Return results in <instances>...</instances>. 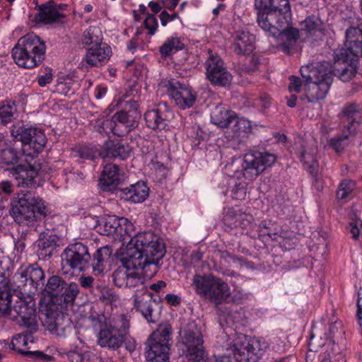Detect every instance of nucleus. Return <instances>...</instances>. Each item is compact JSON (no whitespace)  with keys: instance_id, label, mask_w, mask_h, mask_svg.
<instances>
[{"instance_id":"11","label":"nucleus","mask_w":362,"mask_h":362,"mask_svg":"<svg viewBox=\"0 0 362 362\" xmlns=\"http://www.w3.org/2000/svg\"><path fill=\"white\" fill-rule=\"evenodd\" d=\"M12 315L11 317L17 320L21 319L20 325L28 329L30 334L37 331L38 323L35 302L29 298H18L11 308Z\"/></svg>"},{"instance_id":"26","label":"nucleus","mask_w":362,"mask_h":362,"mask_svg":"<svg viewBox=\"0 0 362 362\" xmlns=\"http://www.w3.org/2000/svg\"><path fill=\"white\" fill-rule=\"evenodd\" d=\"M149 189L144 182H137L129 187L121 189L120 197L134 203H141L148 197Z\"/></svg>"},{"instance_id":"46","label":"nucleus","mask_w":362,"mask_h":362,"mask_svg":"<svg viewBox=\"0 0 362 362\" xmlns=\"http://www.w3.org/2000/svg\"><path fill=\"white\" fill-rule=\"evenodd\" d=\"M16 108L10 103H0V124H6L13 119Z\"/></svg>"},{"instance_id":"47","label":"nucleus","mask_w":362,"mask_h":362,"mask_svg":"<svg viewBox=\"0 0 362 362\" xmlns=\"http://www.w3.org/2000/svg\"><path fill=\"white\" fill-rule=\"evenodd\" d=\"M355 183L351 180H344L339 184L336 192L338 200L345 199L354 190Z\"/></svg>"},{"instance_id":"10","label":"nucleus","mask_w":362,"mask_h":362,"mask_svg":"<svg viewBox=\"0 0 362 362\" xmlns=\"http://www.w3.org/2000/svg\"><path fill=\"white\" fill-rule=\"evenodd\" d=\"M274 154L267 151H252L245 155L243 170L244 176L252 180L260 175L266 168L276 161Z\"/></svg>"},{"instance_id":"38","label":"nucleus","mask_w":362,"mask_h":362,"mask_svg":"<svg viewBox=\"0 0 362 362\" xmlns=\"http://www.w3.org/2000/svg\"><path fill=\"white\" fill-rule=\"evenodd\" d=\"M66 286V283L61 276L54 275L48 279L45 291L51 296L58 298Z\"/></svg>"},{"instance_id":"61","label":"nucleus","mask_w":362,"mask_h":362,"mask_svg":"<svg viewBox=\"0 0 362 362\" xmlns=\"http://www.w3.org/2000/svg\"><path fill=\"white\" fill-rule=\"evenodd\" d=\"M139 104L136 101L133 100H129L125 102V105L123 110H127L129 114H131L132 112H135L136 113H141L139 110Z\"/></svg>"},{"instance_id":"15","label":"nucleus","mask_w":362,"mask_h":362,"mask_svg":"<svg viewBox=\"0 0 362 362\" xmlns=\"http://www.w3.org/2000/svg\"><path fill=\"white\" fill-rule=\"evenodd\" d=\"M170 95L180 109L191 107L197 99V93L188 85L178 81L169 82Z\"/></svg>"},{"instance_id":"36","label":"nucleus","mask_w":362,"mask_h":362,"mask_svg":"<svg viewBox=\"0 0 362 362\" xmlns=\"http://www.w3.org/2000/svg\"><path fill=\"white\" fill-rule=\"evenodd\" d=\"M361 117V112L356 105L352 104L346 106L344 108L341 116L344 128H346L348 131H351V126L355 122H358Z\"/></svg>"},{"instance_id":"20","label":"nucleus","mask_w":362,"mask_h":362,"mask_svg":"<svg viewBox=\"0 0 362 362\" xmlns=\"http://www.w3.org/2000/svg\"><path fill=\"white\" fill-rule=\"evenodd\" d=\"M124 338L117 329L112 325H105L97 334V343L103 348L117 350L124 343Z\"/></svg>"},{"instance_id":"30","label":"nucleus","mask_w":362,"mask_h":362,"mask_svg":"<svg viewBox=\"0 0 362 362\" xmlns=\"http://www.w3.org/2000/svg\"><path fill=\"white\" fill-rule=\"evenodd\" d=\"M112 250L106 245L98 248L91 257L90 267L94 274H100L105 268V262L112 255Z\"/></svg>"},{"instance_id":"60","label":"nucleus","mask_w":362,"mask_h":362,"mask_svg":"<svg viewBox=\"0 0 362 362\" xmlns=\"http://www.w3.org/2000/svg\"><path fill=\"white\" fill-rule=\"evenodd\" d=\"M120 323V327L119 328H117V329L119 332V334H122L123 338L124 339L125 335L128 333L130 326L129 320L127 316L123 315L121 316Z\"/></svg>"},{"instance_id":"59","label":"nucleus","mask_w":362,"mask_h":362,"mask_svg":"<svg viewBox=\"0 0 362 362\" xmlns=\"http://www.w3.org/2000/svg\"><path fill=\"white\" fill-rule=\"evenodd\" d=\"M159 17L160 19L161 25L165 27L168 22L173 21V20L177 18L179 16L177 13L169 14L166 11H163L160 13Z\"/></svg>"},{"instance_id":"44","label":"nucleus","mask_w":362,"mask_h":362,"mask_svg":"<svg viewBox=\"0 0 362 362\" xmlns=\"http://www.w3.org/2000/svg\"><path fill=\"white\" fill-rule=\"evenodd\" d=\"M244 215L234 210H228L223 216V223L230 228L243 227Z\"/></svg>"},{"instance_id":"7","label":"nucleus","mask_w":362,"mask_h":362,"mask_svg":"<svg viewBox=\"0 0 362 362\" xmlns=\"http://www.w3.org/2000/svg\"><path fill=\"white\" fill-rule=\"evenodd\" d=\"M192 286L199 295L216 305L228 302L231 296L230 289L227 283L212 275H194Z\"/></svg>"},{"instance_id":"14","label":"nucleus","mask_w":362,"mask_h":362,"mask_svg":"<svg viewBox=\"0 0 362 362\" xmlns=\"http://www.w3.org/2000/svg\"><path fill=\"white\" fill-rule=\"evenodd\" d=\"M172 343L171 327L168 325H160L148 338L146 352L170 353Z\"/></svg>"},{"instance_id":"12","label":"nucleus","mask_w":362,"mask_h":362,"mask_svg":"<svg viewBox=\"0 0 362 362\" xmlns=\"http://www.w3.org/2000/svg\"><path fill=\"white\" fill-rule=\"evenodd\" d=\"M268 343L262 338H254L250 341L246 339L241 343H235L230 351L233 353L234 358L237 361H250L255 362L256 358L262 356L268 348Z\"/></svg>"},{"instance_id":"18","label":"nucleus","mask_w":362,"mask_h":362,"mask_svg":"<svg viewBox=\"0 0 362 362\" xmlns=\"http://www.w3.org/2000/svg\"><path fill=\"white\" fill-rule=\"evenodd\" d=\"M13 278L17 283V287L26 286L28 284L37 288L45 278L43 270L37 264L30 265L25 269L21 268L15 274Z\"/></svg>"},{"instance_id":"31","label":"nucleus","mask_w":362,"mask_h":362,"mask_svg":"<svg viewBox=\"0 0 362 362\" xmlns=\"http://www.w3.org/2000/svg\"><path fill=\"white\" fill-rule=\"evenodd\" d=\"M11 287L10 280L4 278L0 281V313L3 315H11Z\"/></svg>"},{"instance_id":"16","label":"nucleus","mask_w":362,"mask_h":362,"mask_svg":"<svg viewBox=\"0 0 362 362\" xmlns=\"http://www.w3.org/2000/svg\"><path fill=\"white\" fill-rule=\"evenodd\" d=\"M173 117V114L165 103H160L157 108L148 110L144 114L147 127L154 130L165 129Z\"/></svg>"},{"instance_id":"45","label":"nucleus","mask_w":362,"mask_h":362,"mask_svg":"<svg viewBox=\"0 0 362 362\" xmlns=\"http://www.w3.org/2000/svg\"><path fill=\"white\" fill-rule=\"evenodd\" d=\"M320 19L315 16H310L301 22L300 29L308 35H313L320 30Z\"/></svg>"},{"instance_id":"28","label":"nucleus","mask_w":362,"mask_h":362,"mask_svg":"<svg viewBox=\"0 0 362 362\" xmlns=\"http://www.w3.org/2000/svg\"><path fill=\"white\" fill-rule=\"evenodd\" d=\"M345 46L351 54L362 57V29L351 26L346 31Z\"/></svg>"},{"instance_id":"52","label":"nucleus","mask_w":362,"mask_h":362,"mask_svg":"<svg viewBox=\"0 0 362 362\" xmlns=\"http://www.w3.org/2000/svg\"><path fill=\"white\" fill-rule=\"evenodd\" d=\"M14 187L8 180L0 182V201L6 197L11 195L13 192ZM4 208L0 203V216L3 215Z\"/></svg>"},{"instance_id":"2","label":"nucleus","mask_w":362,"mask_h":362,"mask_svg":"<svg viewBox=\"0 0 362 362\" xmlns=\"http://www.w3.org/2000/svg\"><path fill=\"white\" fill-rule=\"evenodd\" d=\"M255 6L258 11L259 26L271 35L288 23L291 13L288 0H255Z\"/></svg>"},{"instance_id":"35","label":"nucleus","mask_w":362,"mask_h":362,"mask_svg":"<svg viewBox=\"0 0 362 362\" xmlns=\"http://www.w3.org/2000/svg\"><path fill=\"white\" fill-rule=\"evenodd\" d=\"M209 56L204 64L206 78L209 81L212 77H216V74L226 68V66L218 55L213 54L211 50L209 51Z\"/></svg>"},{"instance_id":"42","label":"nucleus","mask_w":362,"mask_h":362,"mask_svg":"<svg viewBox=\"0 0 362 362\" xmlns=\"http://www.w3.org/2000/svg\"><path fill=\"white\" fill-rule=\"evenodd\" d=\"M233 81L232 74L228 71L227 68L220 71L216 74V77L210 78L209 81L212 86L221 87H229Z\"/></svg>"},{"instance_id":"6","label":"nucleus","mask_w":362,"mask_h":362,"mask_svg":"<svg viewBox=\"0 0 362 362\" xmlns=\"http://www.w3.org/2000/svg\"><path fill=\"white\" fill-rule=\"evenodd\" d=\"M180 344L183 346L184 362H212L206 359L201 328L194 322H189L180 330Z\"/></svg>"},{"instance_id":"39","label":"nucleus","mask_w":362,"mask_h":362,"mask_svg":"<svg viewBox=\"0 0 362 362\" xmlns=\"http://www.w3.org/2000/svg\"><path fill=\"white\" fill-rule=\"evenodd\" d=\"M124 230V235H127L128 236L129 238H130V240L129 241L127 245V250H126V252L123 255V257H122L121 259V262H122V259L124 257V256L127 255V251H128V247L129 246L130 243H132V240L136 238V236L141 235V234H147V233H151L152 234L153 236H155L156 238H158V240L157 242H158V243L161 244L163 246H164L163 242L161 241V240L154 233H153L151 231H148V232H144V233H139L137 234H135V235H133V232H134V226L133 224L129 221L127 220V218H121V226H120V230ZM120 233H122V231H120ZM165 248V247H163Z\"/></svg>"},{"instance_id":"64","label":"nucleus","mask_w":362,"mask_h":362,"mask_svg":"<svg viewBox=\"0 0 362 362\" xmlns=\"http://www.w3.org/2000/svg\"><path fill=\"white\" fill-rule=\"evenodd\" d=\"M165 299L168 304L171 305H177L181 302V298L173 293L167 294L165 296Z\"/></svg>"},{"instance_id":"63","label":"nucleus","mask_w":362,"mask_h":362,"mask_svg":"<svg viewBox=\"0 0 362 362\" xmlns=\"http://www.w3.org/2000/svg\"><path fill=\"white\" fill-rule=\"evenodd\" d=\"M80 284L82 287L88 288L93 286V278L92 276H81L79 279Z\"/></svg>"},{"instance_id":"62","label":"nucleus","mask_w":362,"mask_h":362,"mask_svg":"<svg viewBox=\"0 0 362 362\" xmlns=\"http://www.w3.org/2000/svg\"><path fill=\"white\" fill-rule=\"evenodd\" d=\"M362 287L360 288L358 292V299H357V313L356 316L358 318V321L361 325L362 321Z\"/></svg>"},{"instance_id":"58","label":"nucleus","mask_w":362,"mask_h":362,"mask_svg":"<svg viewBox=\"0 0 362 362\" xmlns=\"http://www.w3.org/2000/svg\"><path fill=\"white\" fill-rule=\"evenodd\" d=\"M290 84L288 86V90L290 92L295 91L296 93H300V88L302 86V81L300 78L291 76L289 77Z\"/></svg>"},{"instance_id":"40","label":"nucleus","mask_w":362,"mask_h":362,"mask_svg":"<svg viewBox=\"0 0 362 362\" xmlns=\"http://www.w3.org/2000/svg\"><path fill=\"white\" fill-rule=\"evenodd\" d=\"M183 48L184 44L180 38L175 37L168 38L163 45L160 47L159 51L162 57H166Z\"/></svg>"},{"instance_id":"56","label":"nucleus","mask_w":362,"mask_h":362,"mask_svg":"<svg viewBox=\"0 0 362 362\" xmlns=\"http://www.w3.org/2000/svg\"><path fill=\"white\" fill-rule=\"evenodd\" d=\"M170 353L146 352V358L148 362H170Z\"/></svg>"},{"instance_id":"54","label":"nucleus","mask_w":362,"mask_h":362,"mask_svg":"<svg viewBox=\"0 0 362 362\" xmlns=\"http://www.w3.org/2000/svg\"><path fill=\"white\" fill-rule=\"evenodd\" d=\"M221 257L225 262L230 264H233V266L235 267H241L245 263V260L243 258L233 255L227 251L222 252Z\"/></svg>"},{"instance_id":"13","label":"nucleus","mask_w":362,"mask_h":362,"mask_svg":"<svg viewBox=\"0 0 362 362\" xmlns=\"http://www.w3.org/2000/svg\"><path fill=\"white\" fill-rule=\"evenodd\" d=\"M38 170L35 165L25 163L10 168L9 174L15 179L18 187L36 189L40 186Z\"/></svg>"},{"instance_id":"49","label":"nucleus","mask_w":362,"mask_h":362,"mask_svg":"<svg viewBox=\"0 0 362 362\" xmlns=\"http://www.w3.org/2000/svg\"><path fill=\"white\" fill-rule=\"evenodd\" d=\"M335 75H337L341 81L344 82L349 81L356 74V69L354 66L348 64H343L340 69L334 70Z\"/></svg>"},{"instance_id":"4","label":"nucleus","mask_w":362,"mask_h":362,"mask_svg":"<svg viewBox=\"0 0 362 362\" xmlns=\"http://www.w3.org/2000/svg\"><path fill=\"white\" fill-rule=\"evenodd\" d=\"M47 209L44 201L35 197L32 190H22L18 193L17 201L11 209L15 221L22 225L33 223L37 218L45 217Z\"/></svg>"},{"instance_id":"27","label":"nucleus","mask_w":362,"mask_h":362,"mask_svg":"<svg viewBox=\"0 0 362 362\" xmlns=\"http://www.w3.org/2000/svg\"><path fill=\"white\" fill-rule=\"evenodd\" d=\"M60 238L54 234L41 233L37 240L38 255L43 258L51 257L59 246Z\"/></svg>"},{"instance_id":"1","label":"nucleus","mask_w":362,"mask_h":362,"mask_svg":"<svg viewBox=\"0 0 362 362\" xmlns=\"http://www.w3.org/2000/svg\"><path fill=\"white\" fill-rule=\"evenodd\" d=\"M151 233L141 234L134 238L127 255L122 259V266L115 269L112 280L117 287L134 291L133 305L149 322H154L152 294L145 284V277L135 271L149 264H157L165 255L163 246Z\"/></svg>"},{"instance_id":"8","label":"nucleus","mask_w":362,"mask_h":362,"mask_svg":"<svg viewBox=\"0 0 362 362\" xmlns=\"http://www.w3.org/2000/svg\"><path fill=\"white\" fill-rule=\"evenodd\" d=\"M11 134L15 140L21 141L23 152L28 151L27 154L32 157L44 149L47 141L42 129L25 125L22 122L12 125Z\"/></svg>"},{"instance_id":"55","label":"nucleus","mask_w":362,"mask_h":362,"mask_svg":"<svg viewBox=\"0 0 362 362\" xmlns=\"http://www.w3.org/2000/svg\"><path fill=\"white\" fill-rule=\"evenodd\" d=\"M334 55L336 61H341L343 64H347L349 61L354 60V57H357L356 55L350 53L348 47H346V48H341L337 49L334 52Z\"/></svg>"},{"instance_id":"25","label":"nucleus","mask_w":362,"mask_h":362,"mask_svg":"<svg viewBox=\"0 0 362 362\" xmlns=\"http://www.w3.org/2000/svg\"><path fill=\"white\" fill-rule=\"evenodd\" d=\"M55 2L52 0L37 6L38 13L35 19L45 24L60 22L65 17L64 14L56 10Z\"/></svg>"},{"instance_id":"22","label":"nucleus","mask_w":362,"mask_h":362,"mask_svg":"<svg viewBox=\"0 0 362 362\" xmlns=\"http://www.w3.org/2000/svg\"><path fill=\"white\" fill-rule=\"evenodd\" d=\"M111 53V47L107 44L91 46L86 52L85 61L92 66H100L109 61Z\"/></svg>"},{"instance_id":"51","label":"nucleus","mask_w":362,"mask_h":362,"mask_svg":"<svg viewBox=\"0 0 362 362\" xmlns=\"http://www.w3.org/2000/svg\"><path fill=\"white\" fill-rule=\"evenodd\" d=\"M76 153L81 158L94 160L97 154L99 155V151L92 146H82L77 148Z\"/></svg>"},{"instance_id":"5","label":"nucleus","mask_w":362,"mask_h":362,"mask_svg":"<svg viewBox=\"0 0 362 362\" xmlns=\"http://www.w3.org/2000/svg\"><path fill=\"white\" fill-rule=\"evenodd\" d=\"M46 47L44 42L34 34L21 37L12 49V57L19 66L32 69L44 59Z\"/></svg>"},{"instance_id":"24","label":"nucleus","mask_w":362,"mask_h":362,"mask_svg":"<svg viewBox=\"0 0 362 362\" xmlns=\"http://www.w3.org/2000/svg\"><path fill=\"white\" fill-rule=\"evenodd\" d=\"M232 134L230 135L234 141H238L239 149L244 147L243 140L247 137V134L250 132V122L243 117H238L235 114V119L231 121V125L228 127Z\"/></svg>"},{"instance_id":"50","label":"nucleus","mask_w":362,"mask_h":362,"mask_svg":"<svg viewBox=\"0 0 362 362\" xmlns=\"http://www.w3.org/2000/svg\"><path fill=\"white\" fill-rule=\"evenodd\" d=\"M300 160L307 168L310 174L314 175L317 172V163L313 154L307 153L303 151L300 155Z\"/></svg>"},{"instance_id":"3","label":"nucleus","mask_w":362,"mask_h":362,"mask_svg":"<svg viewBox=\"0 0 362 362\" xmlns=\"http://www.w3.org/2000/svg\"><path fill=\"white\" fill-rule=\"evenodd\" d=\"M300 74L305 80V99L308 103H314L325 98L333 76L329 63L323 62L316 66H303L300 68Z\"/></svg>"},{"instance_id":"43","label":"nucleus","mask_w":362,"mask_h":362,"mask_svg":"<svg viewBox=\"0 0 362 362\" xmlns=\"http://www.w3.org/2000/svg\"><path fill=\"white\" fill-rule=\"evenodd\" d=\"M103 226V235H110L117 231V228L121 226V218L115 216H107L101 220Z\"/></svg>"},{"instance_id":"33","label":"nucleus","mask_w":362,"mask_h":362,"mask_svg":"<svg viewBox=\"0 0 362 362\" xmlns=\"http://www.w3.org/2000/svg\"><path fill=\"white\" fill-rule=\"evenodd\" d=\"M281 28L274 36L279 34V40L284 51H288L299 38V30L294 28Z\"/></svg>"},{"instance_id":"48","label":"nucleus","mask_w":362,"mask_h":362,"mask_svg":"<svg viewBox=\"0 0 362 362\" xmlns=\"http://www.w3.org/2000/svg\"><path fill=\"white\" fill-rule=\"evenodd\" d=\"M103 128L109 129L115 135L118 136H123L127 134L130 131L124 127L117 121H114V119L112 118L110 120L107 119L103 122Z\"/></svg>"},{"instance_id":"32","label":"nucleus","mask_w":362,"mask_h":362,"mask_svg":"<svg viewBox=\"0 0 362 362\" xmlns=\"http://www.w3.org/2000/svg\"><path fill=\"white\" fill-rule=\"evenodd\" d=\"M235 112L229 110L222 105L216 106L211 114V122L221 128H227L231 125V121L235 119Z\"/></svg>"},{"instance_id":"17","label":"nucleus","mask_w":362,"mask_h":362,"mask_svg":"<svg viewBox=\"0 0 362 362\" xmlns=\"http://www.w3.org/2000/svg\"><path fill=\"white\" fill-rule=\"evenodd\" d=\"M30 337L31 336L30 334H18L12 338L11 342L6 344L10 349L13 350L21 355L45 362L53 361V356L47 355L42 351H28L29 348L28 347V340Z\"/></svg>"},{"instance_id":"34","label":"nucleus","mask_w":362,"mask_h":362,"mask_svg":"<svg viewBox=\"0 0 362 362\" xmlns=\"http://www.w3.org/2000/svg\"><path fill=\"white\" fill-rule=\"evenodd\" d=\"M141 116V113L132 112L129 114L127 110H121L116 112L112 118L114 119V121L118 122L122 126L131 131L137 127Z\"/></svg>"},{"instance_id":"41","label":"nucleus","mask_w":362,"mask_h":362,"mask_svg":"<svg viewBox=\"0 0 362 362\" xmlns=\"http://www.w3.org/2000/svg\"><path fill=\"white\" fill-rule=\"evenodd\" d=\"M79 292L78 286L76 283H71L69 286H66L64 291L59 296V300L60 302H63L65 304H72L76 296Z\"/></svg>"},{"instance_id":"29","label":"nucleus","mask_w":362,"mask_h":362,"mask_svg":"<svg viewBox=\"0 0 362 362\" xmlns=\"http://www.w3.org/2000/svg\"><path fill=\"white\" fill-rule=\"evenodd\" d=\"M119 166L115 164L109 163L105 165L100 178V185L104 190L111 191L119 184Z\"/></svg>"},{"instance_id":"57","label":"nucleus","mask_w":362,"mask_h":362,"mask_svg":"<svg viewBox=\"0 0 362 362\" xmlns=\"http://www.w3.org/2000/svg\"><path fill=\"white\" fill-rule=\"evenodd\" d=\"M144 26L148 30V33L151 35H154L158 28V21L153 15L148 14L144 21Z\"/></svg>"},{"instance_id":"37","label":"nucleus","mask_w":362,"mask_h":362,"mask_svg":"<svg viewBox=\"0 0 362 362\" xmlns=\"http://www.w3.org/2000/svg\"><path fill=\"white\" fill-rule=\"evenodd\" d=\"M102 41L103 35L98 27L90 26L83 33V44L89 47L103 45Z\"/></svg>"},{"instance_id":"9","label":"nucleus","mask_w":362,"mask_h":362,"mask_svg":"<svg viewBox=\"0 0 362 362\" xmlns=\"http://www.w3.org/2000/svg\"><path fill=\"white\" fill-rule=\"evenodd\" d=\"M62 266L79 272L90 268L91 255L87 245L78 242L69 245L62 253Z\"/></svg>"},{"instance_id":"19","label":"nucleus","mask_w":362,"mask_h":362,"mask_svg":"<svg viewBox=\"0 0 362 362\" xmlns=\"http://www.w3.org/2000/svg\"><path fill=\"white\" fill-rule=\"evenodd\" d=\"M131 153L132 148L127 143L107 139L100 147L99 156L103 158H119L124 160L130 156Z\"/></svg>"},{"instance_id":"23","label":"nucleus","mask_w":362,"mask_h":362,"mask_svg":"<svg viewBox=\"0 0 362 362\" xmlns=\"http://www.w3.org/2000/svg\"><path fill=\"white\" fill-rule=\"evenodd\" d=\"M255 37L248 31H237L232 49L237 54H249L255 48Z\"/></svg>"},{"instance_id":"21","label":"nucleus","mask_w":362,"mask_h":362,"mask_svg":"<svg viewBox=\"0 0 362 362\" xmlns=\"http://www.w3.org/2000/svg\"><path fill=\"white\" fill-rule=\"evenodd\" d=\"M65 318L62 313L50 309L42 313L40 319L45 329L57 336H65L67 328V326L64 325Z\"/></svg>"},{"instance_id":"53","label":"nucleus","mask_w":362,"mask_h":362,"mask_svg":"<svg viewBox=\"0 0 362 362\" xmlns=\"http://www.w3.org/2000/svg\"><path fill=\"white\" fill-rule=\"evenodd\" d=\"M348 136H341L332 138L329 140V146L337 153H340L348 144Z\"/></svg>"}]
</instances>
